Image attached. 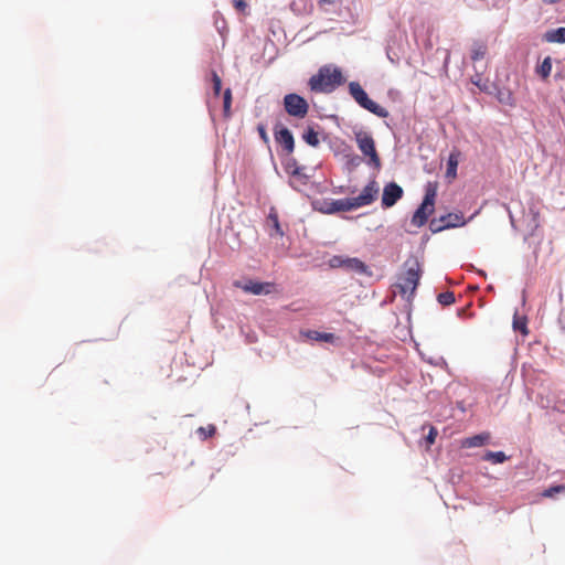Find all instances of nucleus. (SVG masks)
Here are the masks:
<instances>
[{
	"label": "nucleus",
	"mask_w": 565,
	"mask_h": 565,
	"mask_svg": "<svg viewBox=\"0 0 565 565\" xmlns=\"http://www.w3.org/2000/svg\"><path fill=\"white\" fill-rule=\"evenodd\" d=\"M356 210L355 205L352 201V198L333 200L328 203V207L326 209L327 213H335V212H347Z\"/></svg>",
	"instance_id": "13"
},
{
	"label": "nucleus",
	"mask_w": 565,
	"mask_h": 565,
	"mask_svg": "<svg viewBox=\"0 0 565 565\" xmlns=\"http://www.w3.org/2000/svg\"><path fill=\"white\" fill-rule=\"evenodd\" d=\"M544 39L550 43H565V28L547 31Z\"/></svg>",
	"instance_id": "17"
},
{
	"label": "nucleus",
	"mask_w": 565,
	"mask_h": 565,
	"mask_svg": "<svg viewBox=\"0 0 565 565\" xmlns=\"http://www.w3.org/2000/svg\"><path fill=\"white\" fill-rule=\"evenodd\" d=\"M231 105H232V90L226 88L223 94V109L224 116L228 118L231 116Z\"/></svg>",
	"instance_id": "22"
},
{
	"label": "nucleus",
	"mask_w": 565,
	"mask_h": 565,
	"mask_svg": "<svg viewBox=\"0 0 565 565\" xmlns=\"http://www.w3.org/2000/svg\"><path fill=\"white\" fill-rule=\"evenodd\" d=\"M307 337L310 339V340H313V341H322V342H333L334 339H335V335L333 333H329V332H319V331H315V330H310L307 332Z\"/></svg>",
	"instance_id": "18"
},
{
	"label": "nucleus",
	"mask_w": 565,
	"mask_h": 565,
	"mask_svg": "<svg viewBox=\"0 0 565 565\" xmlns=\"http://www.w3.org/2000/svg\"><path fill=\"white\" fill-rule=\"evenodd\" d=\"M552 71V58L550 56L545 57L542 64L537 67V73L542 76V78H547Z\"/></svg>",
	"instance_id": "21"
},
{
	"label": "nucleus",
	"mask_w": 565,
	"mask_h": 565,
	"mask_svg": "<svg viewBox=\"0 0 565 565\" xmlns=\"http://www.w3.org/2000/svg\"><path fill=\"white\" fill-rule=\"evenodd\" d=\"M233 286L242 289L246 294H252V295H256V296L269 295L276 290L275 282H271V281L263 282V281H256V280H252V279L246 280V281L235 280L233 282Z\"/></svg>",
	"instance_id": "7"
},
{
	"label": "nucleus",
	"mask_w": 565,
	"mask_h": 565,
	"mask_svg": "<svg viewBox=\"0 0 565 565\" xmlns=\"http://www.w3.org/2000/svg\"><path fill=\"white\" fill-rule=\"evenodd\" d=\"M329 264L332 268H344L358 274H365L367 270V266L361 259L355 257L333 256Z\"/></svg>",
	"instance_id": "9"
},
{
	"label": "nucleus",
	"mask_w": 565,
	"mask_h": 565,
	"mask_svg": "<svg viewBox=\"0 0 565 565\" xmlns=\"http://www.w3.org/2000/svg\"><path fill=\"white\" fill-rule=\"evenodd\" d=\"M349 90L354 100L364 109L370 113L376 115L380 118H386L388 116V111L386 108L380 106L374 100L369 98L366 92L362 88V86L356 82H351L349 84Z\"/></svg>",
	"instance_id": "4"
},
{
	"label": "nucleus",
	"mask_w": 565,
	"mask_h": 565,
	"mask_svg": "<svg viewBox=\"0 0 565 565\" xmlns=\"http://www.w3.org/2000/svg\"><path fill=\"white\" fill-rule=\"evenodd\" d=\"M294 166H295V169L290 170V174L292 177L303 179L305 180L303 183H306L307 175L303 173V168L299 167L296 160H294Z\"/></svg>",
	"instance_id": "27"
},
{
	"label": "nucleus",
	"mask_w": 565,
	"mask_h": 565,
	"mask_svg": "<svg viewBox=\"0 0 565 565\" xmlns=\"http://www.w3.org/2000/svg\"><path fill=\"white\" fill-rule=\"evenodd\" d=\"M404 268L405 271L394 285V292L399 294L406 301L411 302L422 277V265L417 257L412 256L405 260Z\"/></svg>",
	"instance_id": "1"
},
{
	"label": "nucleus",
	"mask_w": 565,
	"mask_h": 565,
	"mask_svg": "<svg viewBox=\"0 0 565 565\" xmlns=\"http://www.w3.org/2000/svg\"><path fill=\"white\" fill-rule=\"evenodd\" d=\"M344 82L341 71L337 67L322 66L309 79V87L315 93H331Z\"/></svg>",
	"instance_id": "2"
},
{
	"label": "nucleus",
	"mask_w": 565,
	"mask_h": 565,
	"mask_svg": "<svg viewBox=\"0 0 565 565\" xmlns=\"http://www.w3.org/2000/svg\"><path fill=\"white\" fill-rule=\"evenodd\" d=\"M268 221L271 223L274 230H275V233L279 236H282L284 235V232L280 227V224H279V220H278V215L277 213L271 210L269 215H268Z\"/></svg>",
	"instance_id": "25"
},
{
	"label": "nucleus",
	"mask_w": 565,
	"mask_h": 565,
	"mask_svg": "<svg viewBox=\"0 0 565 565\" xmlns=\"http://www.w3.org/2000/svg\"><path fill=\"white\" fill-rule=\"evenodd\" d=\"M403 189L397 183L386 184L382 194V206L385 209L393 206L403 196Z\"/></svg>",
	"instance_id": "11"
},
{
	"label": "nucleus",
	"mask_w": 565,
	"mask_h": 565,
	"mask_svg": "<svg viewBox=\"0 0 565 565\" xmlns=\"http://www.w3.org/2000/svg\"><path fill=\"white\" fill-rule=\"evenodd\" d=\"M355 141L360 151L369 157V163L375 168L381 167V159L375 149V141L373 137L365 131L355 132Z\"/></svg>",
	"instance_id": "5"
},
{
	"label": "nucleus",
	"mask_w": 565,
	"mask_h": 565,
	"mask_svg": "<svg viewBox=\"0 0 565 565\" xmlns=\"http://www.w3.org/2000/svg\"><path fill=\"white\" fill-rule=\"evenodd\" d=\"M275 140L277 143L284 147L285 151L290 154L295 150V139L292 134L286 127L275 128L274 131Z\"/></svg>",
	"instance_id": "12"
},
{
	"label": "nucleus",
	"mask_w": 565,
	"mask_h": 565,
	"mask_svg": "<svg viewBox=\"0 0 565 565\" xmlns=\"http://www.w3.org/2000/svg\"><path fill=\"white\" fill-rule=\"evenodd\" d=\"M499 100L501 103H504V104L510 105V106L514 105V100H513L512 94L510 92L500 93Z\"/></svg>",
	"instance_id": "30"
},
{
	"label": "nucleus",
	"mask_w": 565,
	"mask_h": 565,
	"mask_svg": "<svg viewBox=\"0 0 565 565\" xmlns=\"http://www.w3.org/2000/svg\"><path fill=\"white\" fill-rule=\"evenodd\" d=\"M257 131L259 134L260 139L267 145L269 143V137L266 130V126L264 124H259L257 126Z\"/></svg>",
	"instance_id": "31"
},
{
	"label": "nucleus",
	"mask_w": 565,
	"mask_h": 565,
	"mask_svg": "<svg viewBox=\"0 0 565 565\" xmlns=\"http://www.w3.org/2000/svg\"><path fill=\"white\" fill-rule=\"evenodd\" d=\"M465 224L466 221L462 213H448L438 218H433L429 223V228L433 233H438L444 230L462 226Z\"/></svg>",
	"instance_id": "8"
},
{
	"label": "nucleus",
	"mask_w": 565,
	"mask_h": 565,
	"mask_svg": "<svg viewBox=\"0 0 565 565\" xmlns=\"http://www.w3.org/2000/svg\"><path fill=\"white\" fill-rule=\"evenodd\" d=\"M284 108L289 116L302 119L308 115L309 104L300 95L290 93L284 97Z\"/></svg>",
	"instance_id": "6"
},
{
	"label": "nucleus",
	"mask_w": 565,
	"mask_h": 565,
	"mask_svg": "<svg viewBox=\"0 0 565 565\" xmlns=\"http://www.w3.org/2000/svg\"><path fill=\"white\" fill-rule=\"evenodd\" d=\"M294 160H295V159L290 160V161L288 162V164H287V171H288L289 173H290V170L295 169Z\"/></svg>",
	"instance_id": "34"
},
{
	"label": "nucleus",
	"mask_w": 565,
	"mask_h": 565,
	"mask_svg": "<svg viewBox=\"0 0 565 565\" xmlns=\"http://www.w3.org/2000/svg\"><path fill=\"white\" fill-rule=\"evenodd\" d=\"M513 328L521 331L523 334H527L526 320L514 318Z\"/></svg>",
	"instance_id": "28"
},
{
	"label": "nucleus",
	"mask_w": 565,
	"mask_h": 565,
	"mask_svg": "<svg viewBox=\"0 0 565 565\" xmlns=\"http://www.w3.org/2000/svg\"><path fill=\"white\" fill-rule=\"evenodd\" d=\"M233 4L238 11H244L247 7L245 0H233Z\"/></svg>",
	"instance_id": "33"
},
{
	"label": "nucleus",
	"mask_w": 565,
	"mask_h": 565,
	"mask_svg": "<svg viewBox=\"0 0 565 565\" xmlns=\"http://www.w3.org/2000/svg\"><path fill=\"white\" fill-rule=\"evenodd\" d=\"M302 139L306 143H308L311 147H318L320 143L318 132L312 127H308L303 131Z\"/></svg>",
	"instance_id": "19"
},
{
	"label": "nucleus",
	"mask_w": 565,
	"mask_h": 565,
	"mask_svg": "<svg viewBox=\"0 0 565 565\" xmlns=\"http://www.w3.org/2000/svg\"><path fill=\"white\" fill-rule=\"evenodd\" d=\"M542 1L545 3H548V4H554V3L559 2L561 0H542Z\"/></svg>",
	"instance_id": "35"
},
{
	"label": "nucleus",
	"mask_w": 565,
	"mask_h": 565,
	"mask_svg": "<svg viewBox=\"0 0 565 565\" xmlns=\"http://www.w3.org/2000/svg\"><path fill=\"white\" fill-rule=\"evenodd\" d=\"M437 436V429L435 427H430L429 433L426 437V440L429 445H433L435 443Z\"/></svg>",
	"instance_id": "32"
},
{
	"label": "nucleus",
	"mask_w": 565,
	"mask_h": 565,
	"mask_svg": "<svg viewBox=\"0 0 565 565\" xmlns=\"http://www.w3.org/2000/svg\"><path fill=\"white\" fill-rule=\"evenodd\" d=\"M437 190L438 184L436 182L427 183L424 200L412 217V224L416 227L424 226L427 223L428 217L434 213Z\"/></svg>",
	"instance_id": "3"
},
{
	"label": "nucleus",
	"mask_w": 565,
	"mask_h": 565,
	"mask_svg": "<svg viewBox=\"0 0 565 565\" xmlns=\"http://www.w3.org/2000/svg\"><path fill=\"white\" fill-rule=\"evenodd\" d=\"M488 53L487 43L483 41H475L471 45V54L470 57L472 62L480 61L484 58Z\"/></svg>",
	"instance_id": "15"
},
{
	"label": "nucleus",
	"mask_w": 565,
	"mask_h": 565,
	"mask_svg": "<svg viewBox=\"0 0 565 565\" xmlns=\"http://www.w3.org/2000/svg\"><path fill=\"white\" fill-rule=\"evenodd\" d=\"M459 163V153L451 152L447 161L446 177L454 180L457 177V167Z\"/></svg>",
	"instance_id": "16"
},
{
	"label": "nucleus",
	"mask_w": 565,
	"mask_h": 565,
	"mask_svg": "<svg viewBox=\"0 0 565 565\" xmlns=\"http://www.w3.org/2000/svg\"><path fill=\"white\" fill-rule=\"evenodd\" d=\"M438 302L443 306H449L455 302V294L452 291H445L438 295Z\"/></svg>",
	"instance_id": "24"
},
{
	"label": "nucleus",
	"mask_w": 565,
	"mask_h": 565,
	"mask_svg": "<svg viewBox=\"0 0 565 565\" xmlns=\"http://www.w3.org/2000/svg\"><path fill=\"white\" fill-rule=\"evenodd\" d=\"M565 492V484L552 486L542 493L545 498H553L557 493Z\"/></svg>",
	"instance_id": "26"
},
{
	"label": "nucleus",
	"mask_w": 565,
	"mask_h": 565,
	"mask_svg": "<svg viewBox=\"0 0 565 565\" xmlns=\"http://www.w3.org/2000/svg\"><path fill=\"white\" fill-rule=\"evenodd\" d=\"M379 184L375 180L370 181L359 196L352 198L355 209L365 206L375 201L379 194Z\"/></svg>",
	"instance_id": "10"
},
{
	"label": "nucleus",
	"mask_w": 565,
	"mask_h": 565,
	"mask_svg": "<svg viewBox=\"0 0 565 565\" xmlns=\"http://www.w3.org/2000/svg\"><path fill=\"white\" fill-rule=\"evenodd\" d=\"M490 434L489 433H481L478 435H475L472 437H468L462 441V446L467 448H473V447H481L489 443L490 440Z\"/></svg>",
	"instance_id": "14"
},
{
	"label": "nucleus",
	"mask_w": 565,
	"mask_h": 565,
	"mask_svg": "<svg viewBox=\"0 0 565 565\" xmlns=\"http://www.w3.org/2000/svg\"><path fill=\"white\" fill-rule=\"evenodd\" d=\"M196 433L201 437V439L205 440L215 435L216 427L212 424L207 425L206 427H199Z\"/></svg>",
	"instance_id": "23"
},
{
	"label": "nucleus",
	"mask_w": 565,
	"mask_h": 565,
	"mask_svg": "<svg viewBox=\"0 0 565 565\" xmlns=\"http://www.w3.org/2000/svg\"><path fill=\"white\" fill-rule=\"evenodd\" d=\"M483 459L491 461L492 463H502L508 459V457L503 451H488Z\"/></svg>",
	"instance_id": "20"
},
{
	"label": "nucleus",
	"mask_w": 565,
	"mask_h": 565,
	"mask_svg": "<svg viewBox=\"0 0 565 565\" xmlns=\"http://www.w3.org/2000/svg\"><path fill=\"white\" fill-rule=\"evenodd\" d=\"M213 90L215 95H220L222 88L221 77L216 72H212Z\"/></svg>",
	"instance_id": "29"
}]
</instances>
